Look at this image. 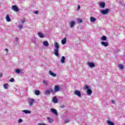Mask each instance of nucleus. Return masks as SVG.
I'll return each mask as SVG.
<instances>
[{
	"label": "nucleus",
	"instance_id": "nucleus-1",
	"mask_svg": "<svg viewBox=\"0 0 125 125\" xmlns=\"http://www.w3.org/2000/svg\"><path fill=\"white\" fill-rule=\"evenodd\" d=\"M54 46L56 49L54 50V54L58 57L59 56V54L58 53V52H59V44L57 43V42H55Z\"/></svg>",
	"mask_w": 125,
	"mask_h": 125
},
{
	"label": "nucleus",
	"instance_id": "nucleus-2",
	"mask_svg": "<svg viewBox=\"0 0 125 125\" xmlns=\"http://www.w3.org/2000/svg\"><path fill=\"white\" fill-rule=\"evenodd\" d=\"M84 89L86 90L87 89V93L88 94V95H91L92 93V91H91V89L89 88V87L87 85H85L84 86Z\"/></svg>",
	"mask_w": 125,
	"mask_h": 125
},
{
	"label": "nucleus",
	"instance_id": "nucleus-3",
	"mask_svg": "<svg viewBox=\"0 0 125 125\" xmlns=\"http://www.w3.org/2000/svg\"><path fill=\"white\" fill-rule=\"evenodd\" d=\"M108 13H109V9L108 8L100 11V13H101L103 15H105V14H107Z\"/></svg>",
	"mask_w": 125,
	"mask_h": 125
},
{
	"label": "nucleus",
	"instance_id": "nucleus-4",
	"mask_svg": "<svg viewBox=\"0 0 125 125\" xmlns=\"http://www.w3.org/2000/svg\"><path fill=\"white\" fill-rule=\"evenodd\" d=\"M12 9L14 10V11H16V12H19V8H18V7L16 5H14L12 6Z\"/></svg>",
	"mask_w": 125,
	"mask_h": 125
},
{
	"label": "nucleus",
	"instance_id": "nucleus-5",
	"mask_svg": "<svg viewBox=\"0 0 125 125\" xmlns=\"http://www.w3.org/2000/svg\"><path fill=\"white\" fill-rule=\"evenodd\" d=\"M35 103V100L33 99H30L28 101V104L29 105V106H33V104H34V103Z\"/></svg>",
	"mask_w": 125,
	"mask_h": 125
},
{
	"label": "nucleus",
	"instance_id": "nucleus-6",
	"mask_svg": "<svg viewBox=\"0 0 125 125\" xmlns=\"http://www.w3.org/2000/svg\"><path fill=\"white\" fill-rule=\"evenodd\" d=\"M73 92H74V94H75V95H77L79 97H80V96H81V91H80L78 90H76L75 91H74Z\"/></svg>",
	"mask_w": 125,
	"mask_h": 125
},
{
	"label": "nucleus",
	"instance_id": "nucleus-7",
	"mask_svg": "<svg viewBox=\"0 0 125 125\" xmlns=\"http://www.w3.org/2000/svg\"><path fill=\"white\" fill-rule=\"evenodd\" d=\"M101 44L105 47L109 46V43H108V42H101Z\"/></svg>",
	"mask_w": 125,
	"mask_h": 125
},
{
	"label": "nucleus",
	"instance_id": "nucleus-8",
	"mask_svg": "<svg viewBox=\"0 0 125 125\" xmlns=\"http://www.w3.org/2000/svg\"><path fill=\"white\" fill-rule=\"evenodd\" d=\"M88 65L90 68H94V67H95V64H94V63L91 62H88Z\"/></svg>",
	"mask_w": 125,
	"mask_h": 125
},
{
	"label": "nucleus",
	"instance_id": "nucleus-9",
	"mask_svg": "<svg viewBox=\"0 0 125 125\" xmlns=\"http://www.w3.org/2000/svg\"><path fill=\"white\" fill-rule=\"evenodd\" d=\"M54 90L56 92H58V91L60 90V87L58 85H55L54 87Z\"/></svg>",
	"mask_w": 125,
	"mask_h": 125
},
{
	"label": "nucleus",
	"instance_id": "nucleus-10",
	"mask_svg": "<svg viewBox=\"0 0 125 125\" xmlns=\"http://www.w3.org/2000/svg\"><path fill=\"white\" fill-rule=\"evenodd\" d=\"M51 112H52V113H53L54 114H55V115H56V116H57L58 115V113H57V111H56V110L54 108H51Z\"/></svg>",
	"mask_w": 125,
	"mask_h": 125
},
{
	"label": "nucleus",
	"instance_id": "nucleus-11",
	"mask_svg": "<svg viewBox=\"0 0 125 125\" xmlns=\"http://www.w3.org/2000/svg\"><path fill=\"white\" fill-rule=\"evenodd\" d=\"M105 2H100V6L101 7V8H104V7H105Z\"/></svg>",
	"mask_w": 125,
	"mask_h": 125
},
{
	"label": "nucleus",
	"instance_id": "nucleus-12",
	"mask_svg": "<svg viewBox=\"0 0 125 125\" xmlns=\"http://www.w3.org/2000/svg\"><path fill=\"white\" fill-rule=\"evenodd\" d=\"M70 24V28H74V26H75V24H76V22H75V21H72L71 22H69Z\"/></svg>",
	"mask_w": 125,
	"mask_h": 125
},
{
	"label": "nucleus",
	"instance_id": "nucleus-13",
	"mask_svg": "<svg viewBox=\"0 0 125 125\" xmlns=\"http://www.w3.org/2000/svg\"><path fill=\"white\" fill-rule=\"evenodd\" d=\"M34 93L35 95H40L41 94V91L39 90H35Z\"/></svg>",
	"mask_w": 125,
	"mask_h": 125
},
{
	"label": "nucleus",
	"instance_id": "nucleus-14",
	"mask_svg": "<svg viewBox=\"0 0 125 125\" xmlns=\"http://www.w3.org/2000/svg\"><path fill=\"white\" fill-rule=\"evenodd\" d=\"M53 102L55 104L58 103V100H57L56 96H55L53 98Z\"/></svg>",
	"mask_w": 125,
	"mask_h": 125
},
{
	"label": "nucleus",
	"instance_id": "nucleus-15",
	"mask_svg": "<svg viewBox=\"0 0 125 125\" xmlns=\"http://www.w3.org/2000/svg\"><path fill=\"white\" fill-rule=\"evenodd\" d=\"M38 35L40 38H41V39H42L44 37V35H43V34H42V32H39Z\"/></svg>",
	"mask_w": 125,
	"mask_h": 125
},
{
	"label": "nucleus",
	"instance_id": "nucleus-16",
	"mask_svg": "<svg viewBox=\"0 0 125 125\" xmlns=\"http://www.w3.org/2000/svg\"><path fill=\"white\" fill-rule=\"evenodd\" d=\"M6 20L7 22H10V21H11V19H10V18L9 17V15H6Z\"/></svg>",
	"mask_w": 125,
	"mask_h": 125
},
{
	"label": "nucleus",
	"instance_id": "nucleus-17",
	"mask_svg": "<svg viewBox=\"0 0 125 125\" xmlns=\"http://www.w3.org/2000/svg\"><path fill=\"white\" fill-rule=\"evenodd\" d=\"M67 42V39L66 38H64L62 39L61 41V42L62 44H65L66 42Z\"/></svg>",
	"mask_w": 125,
	"mask_h": 125
},
{
	"label": "nucleus",
	"instance_id": "nucleus-18",
	"mask_svg": "<svg viewBox=\"0 0 125 125\" xmlns=\"http://www.w3.org/2000/svg\"><path fill=\"white\" fill-rule=\"evenodd\" d=\"M49 74L51 75L52 76V77H56V74L52 72L51 71L49 70Z\"/></svg>",
	"mask_w": 125,
	"mask_h": 125
},
{
	"label": "nucleus",
	"instance_id": "nucleus-19",
	"mask_svg": "<svg viewBox=\"0 0 125 125\" xmlns=\"http://www.w3.org/2000/svg\"><path fill=\"white\" fill-rule=\"evenodd\" d=\"M90 22H95L96 21V19L95 18L91 17L90 18Z\"/></svg>",
	"mask_w": 125,
	"mask_h": 125
},
{
	"label": "nucleus",
	"instance_id": "nucleus-20",
	"mask_svg": "<svg viewBox=\"0 0 125 125\" xmlns=\"http://www.w3.org/2000/svg\"><path fill=\"white\" fill-rule=\"evenodd\" d=\"M43 44H44V46H48L49 45V44L48 43V42L47 41H43Z\"/></svg>",
	"mask_w": 125,
	"mask_h": 125
},
{
	"label": "nucleus",
	"instance_id": "nucleus-21",
	"mask_svg": "<svg viewBox=\"0 0 125 125\" xmlns=\"http://www.w3.org/2000/svg\"><path fill=\"white\" fill-rule=\"evenodd\" d=\"M22 112H23V113H25V114H31V113H32L31 111H29L27 110H22Z\"/></svg>",
	"mask_w": 125,
	"mask_h": 125
},
{
	"label": "nucleus",
	"instance_id": "nucleus-22",
	"mask_svg": "<svg viewBox=\"0 0 125 125\" xmlns=\"http://www.w3.org/2000/svg\"><path fill=\"white\" fill-rule=\"evenodd\" d=\"M106 124L108 125H115L114 123H113L112 122H111V121H110L109 120L107 121Z\"/></svg>",
	"mask_w": 125,
	"mask_h": 125
},
{
	"label": "nucleus",
	"instance_id": "nucleus-23",
	"mask_svg": "<svg viewBox=\"0 0 125 125\" xmlns=\"http://www.w3.org/2000/svg\"><path fill=\"white\" fill-rule=\"evenodd\" d=\"M61 62L62 63H65V57L62 56L61 60Z\"/></svg>",
	"mask_w": 125,
	"mask_h": 125
},
{
	"label": "nucleus",
	"instance_id": "nucleus-24",
	"mask_svg": "<svg viewBox=\"0 0 125 125\" xmlns=\"http://www.w3.org/2000/svg\"><path fill=\"white\" fill-rule=\"evenodd\" d=\"M47 119L48 120L49 123H52L53 122L52 119L50 118V117H47Z\"/></svg>",
	"mask_w": 125,
	"mask_h": 125
},
{
	"label": "nucleus",
	"instance_id": "nucleus-25",
	"mask_svg": "<svg viewBox=\"0 0 125 125\" xmlns=\"http://www.w3.org/2000/svg\"><path fill=\"white\" fill-rule=\"evenodd\" d=\"M51 92V89L50 90H47L45 92V94L46 95L47 94H49Z\"/></svg>",
	"mask_w": 125,
	"mask_h": 125
},
{
	"label": "nucleus",
	"instance_id": "nucleus-26",
	"mask_svg": "<svg viewBox=\"0 0 125 125\" xmlns=\"http://www.w3.org/2000/svg\"><path fill=\"white\" fill-rule=\"evenodd\" d=\"M3 86L5 89H7L8 88V84L7 83L4 84Z\"/></svg>",
	"mask_w": 125,
	"mask_h": 125
},
{
	"label": "nucleus",
	"instance_id": "nucleus-27",
	"mask_svg": "<svg viewBox=\"0 0 125 125\" xmlns=\"http://www.w3.org/2000/svg\"><path fill=\"white\" fill-rule=\"evenodd\" d=\"M101 40L102 41H106V40H107V37L105 36H104L101 38Z\"/></svg>",
	"mask_w": 125,
	"mask_h": 125
},
{
	"label": "nucleus",
	"instance_id": "nucleus-28",
	"mask_svg": "<svg viewBox=\"0 0 125 125\" xmlns=\"http://www.w3.org/2000/svg\"><path fill=\"white\" fill-rule=\"evenodd\" d=\"M43 83H44V84H45V85H48V83H47V81H45V80H43Z\"/></svg>",
	"mask_w": 125,
	"mask_h": 125
},
{
	"label": "nucleus",
	"instance_id": "nucleus-29",
	"mask_svg": "<svg viewBox=\"0 0 125 125\" xmlns=\"http://www.w3.org/2000/svg\"><path fill=\"white\" fill-rule=\"evenodd\" d=\"M55 92H56V91H55V90H52V89H51V93H52V94H55Z\"/></svg>",
	"mask_w": 125,
	"mask_h": 125
},
{
	"label": "nucleus",
	"instance_id": "nucleus-30",
	"mask_svg": "<svg viewBox=\"0 0 125 125\" xmlns=\"http://www.w3.org/2000/svg\"><path fill=\"white\" fill-rule=\"evenodd\" d=\"M119 68L120 69H124V66L123 65H122V64H120L119 65Z\"/></svg>",
	"mask_w": 125,
	"mask_h": 125
},
{
	"label": "nucleus",
	"instance_id": "nucleus-31",
	"mask_svg": "<svg viewBox=\"0 0 125 125\" xmlns=\"http://www.w3.org/2000/svg\"><path fill=\"white\" fill-rule=\"evenodd\" d=\"M10 82H11V83H13V82H14V78H11L10 79Z\"/></svg>",
	"mask_w": 125,
	"mask_h": 125
},
{
	"label": "nucleus",
	"instance_id": "nucleus-32",
	"mask_svg": "<svg viewBox=\"0 0 125 125\" xmlns=\"http://www.w3.org/2000/svg\"><path fill=\"white\" fill-rule=\"evenodd\" d=\"M69 122H70V121L69 120V119H66L65 121H64V123L65 124H67V123H69Z\"/></svg>",
	"mask_w": 125,
	"mask_h": 125
},
{
	"label": "nucleus",
	"instance_id": "nucleus-33",
	"mask_svg": "<svg viewBox=\"0 0 125 125\" xmlns=\"http://www.w3.org/2000/svg\"><path fill=\"white\" fill-rule=\"evenodd\" d=\"M16 73H20V70L19 69H17L16 71Z\"/></svg>",
	"mask_w": 125,
	"mask_h": 125
},
{
	"label": "nucleus",
	"instance_id": "nucleus-34",
	"mask_svg": "<svg viewBox=\"0 0 125 125\" xmlns=\"http://www.w3.org/2000/svg\"><path fill=\"white\" fill-rule=\"evenodd\" d=\"M60 108H65V105H64V104H62L60 106Z\"/></svg>",
	"mask_w": 125,
	"mask_h": 125
},
{
	"label": "nucleus",
	"instance_id": "nucleus-35",
	"mask_svg": "<svg viewBox=\"0 0 125 125\" xmlns=\"http://www.w3.org/2000/svg\"><path fill=\"white\" fill-rule=\"evenodd\" d=\"M34 13L35 14H39V11H34Z\"/></svg>",
	"mask_w": 125,
	"mask_h": 125
},
{
	"label": "nucleus",
	"instance_id": "nucleus-36",
	"mask_svg": "<svg viewBox=\"0 0 125 125\" xmlns=\"http://www.w3.org/2000/svg\"><path fill=\"white\" fill-rule=\"evenodd\" d=\"M78 22H79V23H82V22H83V21H82L81 19H79V20H78Z\"/></svg>",
	"mask_w": 125,
	"mask_h": 125
},
{
	"label": "nucleus",
	"instance_id": "nucleus-37",
	"mask_svg": "<svg viewBox=\"0 0 125 125\" xmlns=\"http://www.w3.org/2000/svg\"><path fill=\"white\" fill-rule=\"evenodd\" d=\"M19 28L20 29H22V28H23V25H20V26H19Z\"/></svg>",
	"mask_w": 125,
	"mask_h": 125
},
{
	"label": "nucleus",
	"instance_id": "nucleus-38",
	"mask_svg": "<svg viewBox=\"0 0 125 125\" xmlns=\"http://www.w3.org/2000/svg\"><path fill=\"white\" fill-rule=\"evenodd\" d=\"M81 9V6H80V5H78V10Z\"/></svg>",
	"mask_w": 125,
	"mask_h": 125
},
{
	"label": "nucleus",
	"instance_id": "nucleus-39",
	"mask_svg": "<svg viewBox=\"0 0 125 125\" xmlns=\"http://www.w3.org/2000/svg\"><path fill=\"white\" fill-rule=\"evenodd\" d=\"M21 122H22V119H20L18 120V123H21Z\"/></svg>",
	"mask_w": 125,
	"mask_h": 125
},
{
	"label": "nucleus",
	"instance_id": "nucleus-40",
	"mask_svg": "<svg viewBox=\"0 0 125 125\" xmlns=\"http://www.w3.org/2000/svg\"><path fill=\"white\" fill-rule=\"evenodd\" d=\"M111 103H112V104H115V101L114 100H112Z\"/></svg>",
	"mask_w": 125,
	"mask_h": 125
},
{
	"label": "nucleus",
	"instance_id": "nucleus-41",
	"mask_svg": "<svg viewBox=\"0 0 125 125\" xmlns=\"http://www.w3.org/2000/svg\"><path fill=\"white\" fill-rule=\"evenodd\" d=\"M38 125H46L44 124H39Z\"/></svg>",
	"mask_w": 125,
	"mask_h": 125
},
{
	"label": "nucleus",
	"instance_id": "nucleus-42",
	"mask_svg": "<svg viewBox=\"0 0 125 125\" xmlns=\"http://www.w3.org/2000/svg\"><path fill=\"white\" fill-rule=\"evenodd\" d=\"M4 50H5V51H6L7 52H8V49H5Z\"/></svg>",
	"mask_w": 125,
	"mask_h": 125
},
{
	"label": "nucleus",
	"instance_id": "nucleus-43",
	"mask_svg": "<svg viewBox=\"0 0 125 125\" xmlns=\"http://www.w3.org/2000/svg\"><path fill=\"white\" fill-rule=\"evenodd\" d=\"M2 77V73H0V77L1 78Z\"/></svg>",
	"mask_w": 125,
	"mask_h": 125
},
{
	"label": "nucleus",
	"instance_id": "nucleus-44",
	"mask_svg": "<svg viewBox=\"0 0 125 125\" xmlns=\"http://www.w3.org/2000/svg\"><path fill=\"white\" fill-rule=\"evenodd\" d=\"M22 23H25V20H23V21H22Z\"/></svg>",
	"mask_w": 125,
	"mask_h": 125
}]
</instances>
